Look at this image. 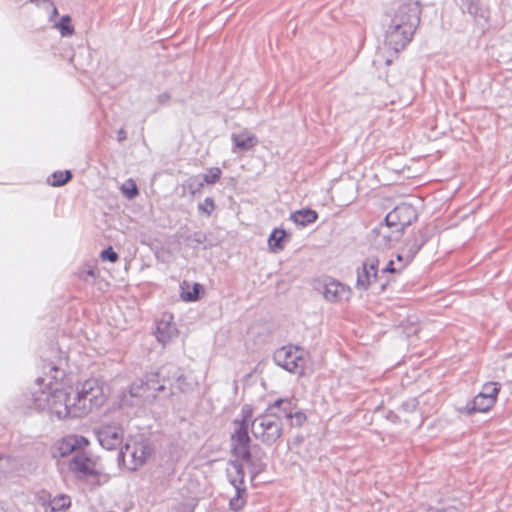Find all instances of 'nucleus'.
I'll return each mask as SVG.
<instances>
[{
  "label": "nucleus",
  "mask_w": 512,
  "mask_h": 512,
  "mask_svg": "<svg viewBox=\"0 0 512 512\" xmlns=\"http://www.w3.org/2000/svg\"><path fill=\"white\" fill-rule=\"evenodd\" d=\"M352 290L349 286L336 280H330L325 284L324 297L330 302L349 301Z\"/></svg>",
  "instance_id": "obj_15"
},
{
  "label": "nucleus",
  "mask_w": 512,
  "mask_h": 512,
  "mask_svg": "<svg viewBox=\"0 0 512 512\" xmlns=\"http://www.w3.org/2000/svg\"><path fill=\"white\" fill-rule=\"evenodd\" d=\"M286 238V232L283 229H274L269 236L268 246L274 253L283 250V241Z\"/></svg>",
  "instance_id": "obj_22"
},
{
  "label": "nucleus",
  "mask_w": 512,
  "mask_h": 512,
  "mask_svg": "<svg viewBox=\"0 0 512 512\" xmlns=\"http://www.w3.org/2000/svg\"><path fill=\"white\" fill-rule=\"evenodd\" d=\"M232 139H233L236 147L241 150H250L257 143V139H256L255 135L247 133V132L240 133L238 135H234Z\"/></svg>",
  "instance_id": "obj_21"
},
{
  "label": "nucleus",
  "mask_w": 512,
  "mask_h": 512,
  "mask_svg": "<svg viewBox=\"0 0 512 512\" xmlns=\"http://www.w3.org/2000/svg\"><path fill=\"white\" fill-rule=\"evenodd\" d=\"M71 19L69 16H63L59 23L57 24V28L60 31L62 36H71L74 33V27L71 25Z\"/></svg>",
  "instance_id": "obj_27"
},
{
  "label": "nucleus",
  "mask_w": 512,
  "mask_h": 512,
  "mask_svg": "<svg viewBox=\"0 0 512 512\" xmlns=\"http://www.w3.org/2000/svg\"><path fill=\"white\" fill-rule=\"evenodd\" d=\"M230 441L231 453L236 461L240 462L241 465H249L251 463V440L247 427L242 426L241 428H236L231 434Z\"/></svg>",
  "instance_id": "obj_7"
},
{
  "label": "nucleus",
  "mask_w": 512,
  "mask_h": 512,
  "mask_svg": "<svg viewBox=\"0 0 512 512\" xmlns=\"http://www.w3.org/2000/svg\"><path fill=\"white\" fill-rule=\"evenodd\" d=\"M276 358L284 369L300 376L305 375L306 357L305 352L295 346H284L276 353Z\"/></svg>",
  "instance_id": "obj_6"
},
{
  "label": "nucleus",
  "mask_w": 512,
  "mask_h": 512,
  "mask_svg": "<svg viewBox=\"0 0 512 512\" xmlns=\"http://www.w3.org/2000/svg\"><path fill=\"white\" fill-rule=\"evenodd\" d=\"M70 469L78 475L93 474L92 462L84 457L77 456L70 463Z\"/></svg>",
  "instance_id": "obj_20"
},
{
  "label": "nucleus",
  "mask_w": 512,
  "mask_h": 512,
  "mask_svg": "<svg viewBox=\"0 0 512 512\" xmlns=\"http://www.w3.org/2000/svg\"><path fill=\"white\" fill-rule=\"evenodd\" d=\"M420 5L409 0L398 6L392 26L386 34V44L396 52L403 49L411 40L420 22Z\"/></svg>",
  "instance_id": "obj_1"
},
{
  "label": "nucleus",
  "mask_w": 512,
  "mask_h": 512,
  "mask_svg": "<svg viewBox=\"0 0 512 512\" xmlns=\"http://www.w3.org/2000/svg\"><path fill=\"white\" fill-rule=\"evenodd\" d=\"M100 257L102 260H107L112 263H115L118 260V254L115 251H113L112 247H109L106 250H104L101 253Z\"/></svg>",
  "instance_id": "obj_31"
},
{
  "label": "nucleus",
  "mask_w": 512,
  "mask_h": 512,
  "mask_svg": "<svg viewBox=\"0 0 512 512\" xmlns=\"http://www.w3.org/2000/svg\"><path fill=\"white\" fill-rule=\"evenodd\" d=\"M252 433L262 442L273 443L282 433L278 417L271 413H265L252 422Z\"/></svg>",
  "instance_id": "obj_5"
},
{
  "label": "nucleus",
  "mask_w": 512,
  "mask_h": 512,
  "mask_svg": "<svg viewBox=\"0 0 512 512\" xmlns=\"http://www.w3.org/2000/svg\"><path fill=\"white\" fill-rule=\"evenodd\" d=\"M436 512H462V511L455 506H449V507L443 508L441 510H437Z\"/></svg>",
  "instance_id": "obj_32"
},
{
  "label": "nucleus",
  "mask_w": 512,
  "mask_h": 512,
  "mask_svg": "<svg viewBox=\"0 0 512 512\" xmlns=\"http://www.w3.org/2000/svg\"><path fill=\"white\" fill-rule=\"evenodd\" d=\"M426 241L427 237L422 229H413L402 242L398 254L410 265Z\"/></svg>",
  "instance_id": "obj_10"
},
{
  "label": "nucleus",
  "mask_w": 512,
  "mask_h": 512,
  "mask_svg": "<svg viewBox=\"0 0 512 512\" xmlns=\"http://www.w3.org/2000/svg\"><path fill=\"white\" fill-rule=\"evenodd\" d=\"M318 218V213L312 209H301L290 215L291 221L300 226H306L314 223Z\"/></svg>",
  "instance_id": "obj_19"
},
{
  "label": "nucleus",
  "mask_w": 512,
  "mask_h": 512,
  "mask_svg": "<svg viewBox=\"0 0 512 512\" xmlns=\"http://www.w3.org/2000/svg\"><path fill=\"white\" fill-rule=\"evenodd\" d=\"M381 260L379 257H368L357 271L356 288L368 290L379 280L378 272Z\"/></svg>",
  "instance_id": "obj_8"
},
{
  "label": "nucleus",
  "mask_w": 512,
  "mask_h": 512,
  "mask_svg": "<svg viewBox=\"0 0 512 512\" xmlns=\"http://www.w3.org/2000/svg\"><path fill=\"white\" fill-rule=\"evenodd\" d=\"M89 445V440L80 435H68L57 441L55 452L60 457H65L75 450L84 449Z\"/></svg>",
  "instance_id": "obj_12"
},
{
  "label": "nucleus",
  "mask_w": 512,
  "mask_h": 512,
  "mask_svg": "<svg viewBox=\"0 0 512 512\" xmlns=\"http://www.w3.org/2000/svg\"><path fill=\"white\" fill-rule=\"evenodd\" d=\"M170 319H161L157 322L156 337L162 344L169 343L176 335L177 328Z\"/></svg>",
  "instance_id": "obj_17"
},
{
  "label": "nucleus",
  "mask_w": 512,
  "mask_h": 512,
  "mask_svg": "<svg viewBox=\"0 0 512 512\" xmlns=\"http://www.w3.org/2000/svg\"><path fill=\"white\" fill-rule=\"evenodd\" d=\"M273 408L283 409V411L286 412V418L290 420L289 424L292 427H302L307 421V416L304 412L300 410H295L293 412L296 406L292 400L279 399L270 407V409Z\"/></svg>",
  "instance_id": "obj_14"
},
{
  "label": "nucleus",
  "mask_w": 512,
  "mask_h": 512,
  "mask_svg": "<svg viewBox=\"0 0 512 512\" xmlns=\"http://www.w3.org/2000/svg\"><path fill=\"white\" fill-rule=\"evenodd\" d=\"M71 501L70 498L66 495H59L54 497L45 512H66L70 507Z\"/></svg>",
  "instance_id": "obj_23"
},
{
  "label": "nucleus",
  "mask_w": 512,
  "mask_h": 512,
  "mask_svg": "<svg viewBox=\"0 0 512 512\" xmlns=\"http://www.w3.org/2000/svg\"><path fill=\"white\" fill-rule=\"evenodd\" d=\"M120 190L127 199H133L139 194L137 185L133 179H127L120 186Z\"/></svg>",
  "instance_id": "obj_26"
},
{
  "label": "nucleus",
  "mask_w": 512,
  "mask_h": 512,
  "mask_svg": "<svg viewBox=\"0 0 512 512\" xmlns=\"http://www.w3.org/2000/svg\"><path fill=\"white\" fill-rule=\"evenodd\" d=\"M98 438L102 447L107 450H113L121 446L123 430L117 427L106 426L100 430Z\"/></svg>",
  "instance_id": "obj_16"
},
{
  "label": "nucleus",
  "mask_w": 512,
  "mask_h": 512,
  "mask_svg": "<svg viewBox=\"0 0 512 512\" xmlns=\"http://www.w3.org/2000/svg\"><path fill=\"white\" fill-rule=\"evenodd\" d=\"M73 399L80 415L101 407L107 399L103 381L91 377L79 382Z\"/></svg>",
  "instance_id": "obj_4"
},
{
  "label": "nucleus",
  "mask_w": 512,
  "mask_h": 512,
  "mask_svg": "<svg viewBox=\"0 0 512 512\" xmlns=\"http://www.w3.org/2000/svg\"><path fill=\"white\" fill-rule=\"evenodd\" d=\"M416 219L415 207L411 204L401 203L387 214L385 222L378 227V234L386 243L390 244L404 235Z\"/></svg>",
  "instance_id": "obj_3"
},
{
  "label": "nucleus",
  "mask_w": 512,
  "mask_h": 512,
  "mask_svg": "<svg viewBox=\"0 0 512 512\" xmlns=\"http://www.w3.org/2000/svg\"><path fill=\"white\" fill-rule=\"evenodd\" d=\"M241 421H235L234 424L236 425V428H241L242 426H245L248 428V424L250 419L253 416V409L250 405H244L241 410Z\"/></svg>",
  "instance_id": "obj_28"
},
{
  "label": "nucleus",
  "mask_w": 512,
  "mask_h": 512,
  "mask_svg": "<svg viewBox=\"0 0 512 512\" xmlns=\"http://www.w3.org/2000/svg\"><path fill=\"white\" fill-rule=\"evenodd\" d=\"M246 504L245 490L237 488L235 496L230 499L229 507L233 511H240Z\"/></svg>",
  "instance_id": "obj_25"
},
{
  "label": "nucleus",
  "mask_w": 512,
  "mask_h": 512,
  "mask_svg": "<svg viewBox=\"0 0 512 512\" xmlns=\"http://www.w3.org/2000/svg\"><path fill=\"white\" fill-rule=\"evenodd\" d=\"M381 263L383 264L381 268V274L382 276H386L387 280L386 282H382L379 285V291L382 292L385 290L386 286L388 285V282L390 281V276L394 274H400L402 273L409 264L404 261V259L397 253L395 259H386L385 257L380 258Z\"/></svg>",
  "instance_id": "obj_13"
},
{
  "label": "nucleus",
  "mask_w": 512,
  "mask_h": 512,
  "mask_svg": "<svg viewBox=\"0 0 512 512\" xmlns=\"http://www.w3.org/2000/svg\"><path fill=\"white\" fill-rule=\"evenodd\" d=\"M500 392V384L497 382H488L483 385L482 391L473 399V405L470 412L485 413L488 412L496 403Z\"/></svg>",
  "instance_id": "obj_9"
},
{
  "label": "nucleus",
  "mask_w": 512,
  "mask_h": 512,
  "mask_svg": "<svg viewBox=\"0 0 512 512\" xmlns=\"http://www.w3.org/2000/svg\"><path fill=\"white\" fill-rule=\"evenodd\" d=\"M181 299L186 302L197 301L200 297L202 287L198 283H191L189 281H183L180 285Z\"/></svg>",
  "instance_id": "obj_18"
},
{
  "label": "nucleus",
  "mask_w": 512,
  "mask_h": 512,
  "mask_svg": "<svg viewBox=\"0 0 512 512\" xmlns=\"http://www.w3.org/2000/svg\"><path fill=\"white\" fill-rule=\"evenodd\" d=\"M71 178L72 174L69 170L56 171L48 178V183L53 187H58L69 182Z\"/></svg>",
  "instance_id": "obj_24"
},
{
  "label": "nucleus",
  "mask_w": 512,
  "mask_h": 512,
  "mask_svg": "<svg viewBox=\"0 0 512 512\" xmlns=\"http://www.w3.org/2000/svg\"><path fill=\"white\" fill-rule=\"evenodd\" d=\"M151 450L148 445L142 441H130L125 445V450L122 451L123 458L128 459L131 463V468L136 469L145 463Z\"/></svg>",
  "instance_id": "obj_11"
},
{
  "label": "nucleus",
  "mask_w": 512,
  "mask_h": 512,
  "mask_svg": "<svg viewBox=\"0 0 512 512\" xmlns=\"http://www.w3.org/2000/svg\"><path fill=\"white\" fill-rule=\"evenodd\" d=\"M38 408H42V409H44V408H45V406H42L41 404H38Z\"/></svg>",
  "instance_id": "obj_33"
},
{
  "label": "nucleus",
  "mask_w": 512,
  "mask_h": 512,
  "mask_svg": "<svg viewBox=\"0 0 512 512\" xmlns=\"http://www.w3.org/2000/svg\"><path fill=\"white\" fill-rule=\"evenodd\" d=\"M199 209L201 211H203L204 213H206L207 215H211L212 212L214 211L215 209V203L213 201V199L211 198H206L203 203H201L199 205Z\"/></svg>",
  "instance_id": "obj_30"
},
{
  "label": "nucleus",
  "mask_w": 512,
  "mask_h": 512,
  "mask_svg": "<svg viewBox=\"0 0 512 512\" xmlns=\"http://www.w3.org/2000/svg\"><path fill=\"white\" fill-rule=\"evenodd\" d=\"M51 371L55 373L54 381H47L46 378L41 380V384L47 389V392L42 391L46 395L47 408L49 411L56 415L58 418H67L69 416H79V411L76 408L75 400L70 403L69 394L63 389L62 378L58 375L62 374L57 367H51Z\"/></svg>",
  "instance_id": "obj_2"
},
{
  "label": "nucleus",
  "mask_w": 512,
  "mask_h": 512,
  "mask_svg": "<svg viewBox=\"0 0 512 512\" xmlns=\"http://www.w3.org/2000/svg\"><path fill=\"white\" fill-rule=\"evenodd\" d=\"M222 171L218 167L210 168L207 173L204 174L203 179L207 184H214L221 178Z\"/></svg>",
  "instance_id": "obj_29"
}]
</instances>
